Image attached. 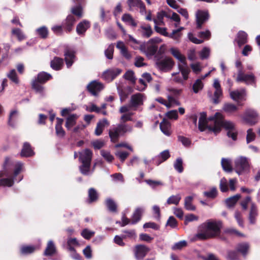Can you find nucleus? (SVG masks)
I'll list each match as a JSON object with an SVG mask.
<instances>
[{
  "label": "nucleus",
  "instance_id": "obj_61",
  "mask_svg": "<svg viewBox=\"0 0 260 260\" xmlns=\"http://www.w3.org/2000/svg\"><path fill=\"white\" fill-rule=\"evenodd\" d=\"M152 211H153V214L154 215V217L155 219H156L157 220L159 221L160 219V208L157 205H154L152 207Z\"/></svg>",
  "mask_w": 260,
  "mask_h": 260
},
{
  "label": "nucleus",
  "instance_id": "obj_60",
  "mask_svg": "<svg viewBox=\"0 0 260 260\" xmlns=\"http://www.w3.org/2000/svg\"><path fill=\"white\" fill-rule=\"evenodd\" d=\"M85 109L87 111L89 112H96L97 113H99L101 112V108L98 107L95 105L93 104H91L89 106H86Z\"/></svg>",
  "mask_w": 260,
  "mask_h": 260
},
{
  "label": "nucleus",
  "instance_id": "obj_20",
  "mask_svg": "<svg viewBox=\"0 0 260 260\" xmlns=\"http://www.w3.org/2000/svg\"><path fill=\"white\" fill-rule=\"evenodd\" d=\"M170 157V152L168 150H165L159 153L153 158L156 166H159L162 162L167 160Z\"/></svg>",
  "mask_w": 260,
  "mask_h": 260
},
{
  "label": "nucleus",
  "instance_id": "obj_15",
  "mask_svg": "<svg viewBox=\"0 0 260 260\" xmlns=\"http://www.w3.org/2000/svg\"><path fill=\"white\" fill-rule=\"evenodd\" d=\"M121 72V70L118 68L109 69L104 72L103 77L107 81H110L119 75Z\"/></svg>",
  "mask_w": 260,
  "mask_h": 260
},
{
  "label": "nucleus",
  "instance_id": "obj_45",
  "mask_svg": "<svg viewBox=\"0 0 260 260\" xmlns=\"http://www.w3.org/2000/svg\"><path fill=\"white\" fill-rule=\"evenodd\" d=\"M122 20L124 22L133 27H136L137 25V23L135 21V20L133 19L130 14H124L122 17Z\"/></svg>",
  "mask_w": 260,
  "mask_h": 260
},
{
  "label": "nucleus",
  "instance_id": "obj_9",
  "mask_svg": "<svg viewBox=\"0 0 260 260\" xmlns=\"http://www.w3.org/2000/svg\"><path fill=\"white\" fill-rule=\"evenodd\" d=\"M237 82H244L246 84H252L255 83V76L252 73L245 74L242 69H239L238 71Z\"/></svg>",
  "mask_w": 260,
  "mask_h": 260
},
{
  "label": "nucleus",
  "instance_id": "obj_23",
  "mask_svg": "<svg viewBox=\"0 0 260 260\" xmlns=\"http://www.w3.org/2000/svg\"><path fill=\"white\" fill-rule=\"evenodd\" d=\"M35 154L31 146L28 142H25L23 144L20 155L22 157H30Z\"/></svg>",
  "mask_w": 260,
  "mask_h": 260
},
{
  "label": "nucleus",
  "instance_id": "obj_22",
  "mask_svg": "<svg viewBox=\"0 0 260 260\" xmlns=\"http://www.w3.org/2000/svg\"><path fill=\"white\" fill-rule=\"evenodd\" d=\"M258 216V210L255 203L251 202L250 213L249 214V220L250 224H254L256 222V218Z\"/></svg>",
  "mask_w": 260,
  "mask_h": 260
},
{
  "label": "nucleus",
  "instance_id": "obj_34",
  "mask_svg": "<svg viewBox=\"0 0 260 260\" xmlns=\"http://www.w3.org/2000/svg\"><path fill=\"white\" fill-rule=\"evenodd\" d=\"M166 17L167 18H169V15L166 14L165 12L161 11L160 12H158L157 14V18L153 19V22L155 24V25H164V17Z\"/></svg>",
  "mask_w": 260,
  "mask_h": 260
},
{
  "label": "nucleus",
  "instance_id": "obj_53",
  "mask_svg": "<svg viewBox=\"0 0 260 260\" xmlns=\"http://www.w3.org/2000/svg\"><path fill=\"white\" fill-rule=\"evenodd\" d=\"M101 154L109 162H112L114 159V156L108 151L102 150Z\"/></svg>",
  "mask_w": 260,
  "mask_h": 260
},
{
  "label": "nucleus",
  "instance_id": "obj_31",
  "mask_svg": "<svg viewBox=\"0 0 260 260\" xmlns=\"http://www.w3.org/2000/svg\"><path fill=\"white\" fill-rule=\"evenodd\" d=\"M236 41L239 47H241L247 42V34L243 31H240L237 35V38Z\"/></svg>",
  "mask_w": 260,
  "mask_h": 260
},
{
  "label": "nucleus",
  "instance_id": "obj_19",
  "mask_svg": "<svg viewBox=\"0 0 260 260\" xmlns=\"http://www.w3.org/2000/svg\"><path fill=\"white\" fill-rule=\"evenodd\" d=\"M138 32H139L143 37L146 38H149L153 33L152 28L149 24L142 25L138 29Z\"/></svg>",
  "mask_w": 260,
  "mask_h": 260
},
{
  "label": "nucleus",
  "instance_id": "obj_30",
  "mask_svg": "<svg viewBox=\"0 0 260 260\" xmlns=\"http://www.w3.org/2000/svg\"><path fill=\"white\" fill-rule=\"evenodd\" d=\"M170 52L174 57L183 63L182 65L186 66L185 57L178 49L172 48L170 49Z\"/></svg>",
  "mask_w": 260,
  "mask_h": 260
},
{
  "label": "nucleus",
  "instance_id": "obj_46",
  "mask_svg": "<svg viewBox=\"0 0 260 260\" xmlns=\"http://www.w3.org/2000/svg\"><path fill=\"white\" fill-rule=\"evenodd\" d=\"M241 198L240 194H237L227 199L225 201L226 205L229 207H233Z\"/></svg>",
  "mask_w": 260,
  "mask_h": 260
},
{
  "label": "nucleus",
  "instance_id": "obj_35",
  "mask_svg": "<svg viewBox=\"0 0 260 260\" xmlns=\"http://www.w3.org/2000/svg\"><path fill=\"white\" fill-rule=\"evenodd\" d=\"M223 170L226 172H231L233 171L232 160L229 158H222L221 161Z\"/></svg>",
  "mask_w": 260,
  "mask_h": 260
},
{
  "label": "nucleus",
  "instance_id": "obj_12",
  "mask_svg": "<svg viewBox=\"0 0 260 260\" xmlns=\"http://www.w3.org/2000/svg\"><path fill=\"white\" fill-rule=\"evenodd\" d=\"M103 88V84L96 80L91 81L87 86L88 91L95 96H97Z\"/></svg>",
  "mask_w": 260,
  "mask_h": 260
},
{
  "label": "nucleus",
  "instance_id": "obj_42",
  "mask_svg": "<svg viewBox=\"0 0 260 260\" xmlns=\"http://www.w3.org/2000/svg\"><path fill=\"white\" fill-rule=\"evenodd\" d=\"M181 199V197L180 194H177L176 195H172L168 199L166 202V204H174L175 205H177L179 204Z\"/></svg>",
  "mask_w": 260,
  "mask_h": 260
},
{
  "label": "nucleus",
  "instance_id": "obj_41",
  "mask_svg": "<svg viewBox=\"0 0 260 260\" xmlns=\"http://www.w3.org/2000/svg\"><path fill=\"white\" fill-rule=\"evenodd\" d=\"M249 248V245L247 243H243L239 244L237 246V250L238 252L241 253V254L245 256L248 252V250Z\"/></svg>",
  "mask_w": 260,
  "mask_h": 260
},
{
  "label": "nucleus",
  "instance_id": "obj_4",
  "mask_svg": "<svg viewBox=\"0 0 260 260\" xmlns=\"http://www.w3.org/2000/svg\"><path fill=\"white\" fill-rule=\"evenodd\" d=\"M132 130V126L125 123H120L117 125H113L109 129V135L111 141L115 142L120 136L130 133Z\"/></svg>",
  "mask_w": 260,
  "mask_h": 260
},
{
  "label": "nucleus",
  "instance_id": "obj_3",
  "mask_svg": "<svg viewBox=\"0 0 260 260\" xmlns=\"http://www.w3.org/2000/svg\"><path fill=\"white\" fill-rule=\"evenodd\" d=\"M155 66L160 71L167 72L171 71L174 66V62L169 57H164L159 52L157 53L154 56Z\"/></svg>",
  "mask_w": 260,
  "mask_h": 260
},
{
  "label": "nucleus",
  "instance_id": "obj_11",
  "mask_svg": "<svg viewBox=\"0 0 260 260\" xmlns=\"http://www.w3.org/2000/svg\"><path fill=\"white\" fill-rule=\"evenodd\" d=\"M64 56L67 68H71L76 58L75 51L73 48L67 47L64 51Z\"/></svg>",
  "mask_w": 260,
  "mask_h": 260
},
{
  "label": "nucleus",
  "instance_id": "obj_57",
  "mask_svg": "<svg viewBox=\"0 0 260 260\" xmlns=\"http://www.w3.org/2000/svg\"><path fill=\"white\" fill-rule=\"evenodd\" d=\"M23 167V164L22 162L18 161L16 163L14 171V178L16 177L22 170Z\"/></svg>",
  "mask_w": 260,
  "mask_h": 260
},
{
  "label": "nucleus",
  "instance_id": "obj_29",
  "mask_svg": "<svg viewBox=\"0 0 260 260\" xmlns=\"http://www.w3.org/2000/svg\"><path fill=\"white\" fill-rule=\"evenodd\" d=\"M56 252V247L52 240L48 241L46 248L44 252L45 256H52Z\"/></svg>",
  "mask_w": 260,
  "mask_h": 260
},
{
  "label": "nucleus",
  "instance_id": "obj_27",
  "mask_svg": "<svg viewBox=\"0 0 260 260\" xmlns=\"http://www.w3.org/2000/svg\"><path fill=\"white\" fill-rule=\"evenodd\" d=\"M116 47L120 50L121 54L126 59H129L131 58L132 56L123 42L121 41L118 42L116 44Z\"/></svg>",
  "mask_w": 260,
  "mask_h": 260
},
{
  "label": "nucleus",
  "instance_id": "obj_58",
  "mask_svg": "<svg viewBox=\"0 0 260 260\" xmlns=\"http://www.w3.org/2000/svg\"><path fill=\"white\" fill-rule=\"evenodd\" d=\"M114 52V46L111 44L110 45L107 49L105 51V54L106 57L109 59L113 58V54Z\"/></svg>",
  "mask_w": 260,
  "mask_h": 260
},
{
  "label": "nucleus",
  "instance_id": "obj_26",
  "mask_svg": "<svg viewBox=\"0 0 260 260\" xmlns=\"http://www.w3.org/2000/svg\"><path fill=\"white\" fill-rule=\"evenodd\" d=\"M82 165L79 167V170L80 172L84 175H89L92 174L93 172L94 168L97 163L94 164L93 170L90 171L91 163L81 162Z\"/></svg>",
  "mask_w": 260,
  "mask_h": 260
},
{
  "label": "nucleus",
  "instance_id": "obj_25",
  "mask_svg": "<svg viewBox=\"0 0 260 260\" xmlns=\"http://www.w3.org/2000/svg\"><path fill=\"white\" fill-rule=\"evenodd\" d=\"M109 123L106 119H103L100 120L96 124V126L94 131V134L96 136H100L106 126L109 125Z\"/></svg>",
  "mask_w": 260,
  "mask_h": 260
},
{
  "label": "nucleus",
  "instance_id": "obj_44",
  "mask_svg": "<svg viewBox=\"0 0 260 260\" xmlns=\"http://www.w3.org/2000/svg\"><path fill=\"white\" fill-rule=\"evenodd\" d=\"M106 205L108 209L112 212H115L117 211V205L116 203L111 198H108L106 200Z\"/></svg>",
  "mask_w": 260,
  "mask_h": 260
},
{
  "label": "nucleus",
  "instance_id": "obj_48",
  "mask_svg": "<svg viewBox=\"0 0 260 260\" xmlns=\"http://www.w3.org/2000/svg\"><path fill=\"white\" fill-rule=\"evenodd\" d=\"M183 160L181 157L177 158L174 163V169L179 173L183 171Z\"/></svg>",
  "mask_w": 260,
  "mask_h": 260
},
{
  "label": "nucleus",
  "instance_id": "obj_21",
  "mask_svg": "<svg viewBox=\"0 0 260 260\" xmlns=\"http://www.w3.org/2000/svg\"><path fill=\"white\" fill-rule=\"evenodd\" d=\"M117 90L121 103L125 101L128 95L133 92V89L130 86H127L124 89L121 88L120 87H117Z\"/></svg>",
  "mask_w": 260,
  "mask_h": 260
},
{
  "label": "nucleus",
  "instance_id": "obj_37",
  "mask_svg": "<svg viewBox=\"0 0 260 260\" xmlns=\"http://www.w3.org/2000/svg\"><path fill=\"white\" fill-rule=\"evenodd\" d=\"M160 128L161 131L166 136H169L171 135L170 124L169 122L164 120L160 122Z\"/></svg>",
  "mask_w": 260,
  "mask_h": 260
},
{
  "label": "nucleus",
  "instance_id": "obj_40",
  "mask_svg": "<svg viewBox=\"0 0 260 260\" xmlns=\"http://www.w3.org/2000/svg\"><path fill=\"white\" fill-rule=\"evenodd\" d=\"M52 78L51 75L45 72H40L36 79L40 83H44Z\"/></svg>",
  "mask_w": 260,
  "mask_h": 260
},
{
  "label": "nucleus",
  "instance_id": "obj_8",
  "mask_svg": "<svg viewBox=\"0 0 260 260\" xmlns=\"http://www.w3.org/2000/svg\"><path fill=\"white\" fill-rule=\"evenodd\" d=\"M258 114L256 112L252 109L247 110L242 116L244 122L249 125H254L257 123Z\"/></svg>",
  "mask_w": 260,
  "mask_h": 260
},
{
  "label": "nucleus",
  "instance_id": "obj_33",
  "mask_svg": "<svg viewBox=\"0 0 260 260\" xmlns=\"http://www.w3.org/2000/svg\"><path fill=\"white\" fill-rule=\"evenodd\" d=\"M4 176V172L0 171V178ZM14 184V178H0V187L1 186H7L11 187Z\"/></svg>",
  "mask_w": 260,
  "mask_h": 260
},
{
  "label": "nucleus",
  "instance_id": "obj_52",
  "mask_svg": "<svg viewBox=\"0 0 260 260\" xmlns=\"http://www.w3.org/2000/svg\"><path fill=\"white\" fill-rule=\"evenodd\" d=\"M7 77L13 82L16 84L19 83V79L15 69L11 70L8 74Z\"/></svg>",
  "mask_w": 260,
  "mask_h": 260
},
{
  "label": "nucleus",
  "instance_id": "obj_16",
  "mask_svg": "<svg viewBox=\"0 0 260 260\" xmlns=\"http://www.w3.org/2000/svg\"><path fill=\"white\" fill-rule=\"evenodd\" d=\"M92 152L89 149H85L79 152V161L81 162L91 163Z\"/></svg>",
  "mask_w": 260,
  "mask_h": 260
},
{
  "label": "nucleus",
  "instance_id": "obj_2",
  "mask_svg": "<svg viewBox=\"0 0 260 260\" xmlns=\"http://www.w3.org/2000/svg\"><path fill=\"white\" fill-rule=\"evenodd\" d=\"M221 227L220 221L208 220L199 226L196 237L199 240L215 237L220 234Z\"/></svg>",
  "mask_w": 260,
  "mask_h": 260
},
{
  "label": "nucleus",
  "instance_id": "obj_55",
  "mask_svg": "<svg viewBox=\"0 0 260 260\" xmlns=\"http://www.w3.org/2000/svg\"><path fill=\"white\" fill-rule=\"evenodd\" d=\"M204 194L207 198L214 199L217 196V191L215 187H213L209 191H205Z\"/></svg>",
  "mask_w": 260,
  "mask_h": 260
},
{
  "label": "nucleus",
  "instance_id": "obj_63",
  "mask_svg": "<svg viewBox=\"0 0 260 260\" xmlns=\"http://www.w3.org/2000/svg\"><path fill=\"white\" fill-rule=\"evenodd\" d=\"M187 242L185 240L180 241L176 243L172 247L173 250H180L182 248L186 246Z\"/></svg>",
  "mask_w": 260,
  "mask_h": 260
},
{
  "label": "nucleus",
  "instance_id": "obj_18",
  "mask_svg": "<svg viewBox=\"0 0 260 260\" xmlns=\"http://www.w3.org/2000/svg\"><path fill=\"white\" fill-rule=\"evenodd\" d=\"M231 98L235 101L244 100L246 96V90L244 88L231 91L230 93Z\"/></svg>",
  "mask_w": 260,
  "mask_h": 260
},
{
  "label": "nucleus",
  "instance_id": "obj_64",
  "mask_svg": "<svg viewBox=\"0 0 260 260\" xmlns=\"http://www.w3.org/2000/svg\"><path fill=\"white\" fill-rule=\"evenodd\" d=\"M115 154L122 162H123L129 155V153L128 152L121 151L116 152Z\"/></svg>",
  "mask_w": 260,
  "mask_h": 260
},
{
  "label": "nucleus",
  "instance_id": "obj_28",
  "mask_svg": "<svg viewBox=\"0 0 260 260\" xmlns=\"http://www.w3.org/2000/svg\"><path fill=\"white\" fill-rule=\"evenodd\" d=\"M63 65V59L58 57H55L50 62L52 69L58 71L61 70Z\"/></svg>",
  "mask_w": 260,
  "mask_h": 260
},
{
  "label": "nucleus",
  "instance_id": "obj_17",
  "mask_svg": "<svg viewBox=\"0 0 260 260\" xmlns=\"http://www.w3.org/2000/svg\"><path fill=\"white\" fill-rule=\"evenodd\" d=\"M75 22L74 17L72 15H69L62 23V26L67 32H70L73 29Z\"/></svg>",
  "mask_w": 260,
  "mask_h": 260
},
{
  "label": "nucleus",
  "instance_id": "obj_49",
  "mask_svg": "<svg viewBox=\"0 0 260 260\" xmlns=\"http://www.w3.org/2000/svg\"><path fill=\"white\" fill-rule=\"evenodd\" d=\"M32 88L35 90L37 92H38L41 94H43L44 93V88L43 87L39 84V82L38 80L35 79L32 82Z\"/></svg>",
  "mask_w": 260,
  "mask_h": 260
},
{
  "label": "nucleus",
  "instance_id": "obj_7",
  "mask_svg": "<svg viewBox=\"0 0 260 260\" xmlns=\"http://www.w3.org/2000/svg\"><path fill=\"white\" fill-rule=\"evenodd\" d=\"M145 100V97L144 94L137 93L131 96L129 103L131 107H132V109L136 110L139 107L143 105Z\"/></svg>",
  "mask_w": 260,
  "mask_h": 260
},
{
  "label": "nucleus",
  "instance_id": "obj_39",
  "mask_svg": "<svg viewBox=\"0 0 260 260\" xmlns=\"http://www.w3.org/2000/svg\"><path fill=\"white\" fill-rule=\"evenodd\" d=\"M204 87V83L202 81V79H197L192 84V89L194 93H197L203 89Z\"/></svg>",
  "mask_w": 260,
  "mask_h": 260
},
{
  "label": "nucleus",
  "instance_id": "obj_10",
  "mask_svg": "<svg viewBox=\"0 0 260 260\" xmlns=\"http://www.w3.org/2000/svg\"><path fill=\"white\" fill-rule=\"evenodd\" d=\"M158 46L157 45L152 44L148 42L141 47V50L142 52H143L145 55L148 57L151 58L153 56L154 57L156 54H157L156 52L157 51Z\"/></svg>",
  "mask_w": 260,
  "mask_h": 260
},
{
  "label": "nucleus",
  "instance_id": "obj_50",
  "mask_svg": "<svg viewBox=\"0 0 260 260\" xmlns=\"http://www.w3.org/2000/svg\"><path fill=\"white\" fill-rule=\"evenodd\" d=\"M35 247L33 246H22L20 248V252L23 255H27L33 253Z\"/></svg>",
  "mask_w": 260,
  "mask_h": 260
},
{
  "label": "nucleus",
  "instance_id": "obj_62",
  "mask_svg": "<svg viewBox=\"0 0 260 260\" xmlns=\"http://www.w3.org/2000/svg\"><path fill=\"white\" fill-rule=\"evenodd\" d=\"M91 145L95 149H100L105 145V142L103 140H96L91 142Z\"/></svg>",
  "mask_w": 260,
  "mask_h": 260
},
{
  "label": "nucleus",
  "instance_id": "obj_5",
  "mask_svg": "<svg viewBox=\"0 0 260 260\" xmlns=\"http://www.w3.org/2000/svg\"><path fill=\"white\" fill-rule=\"evenodd\" d=\"M234 170L238 175L248 174L250 172V164L247 158L244 156H239L234 160Z\"/></svg>",
  "mask_w": 260,
  "mask_h": 260
},
{
  "label": "nucleus",
  "instance_id": "obj_32",
  "mask_svg": "<svg viewBox=\"0 0 260 260\" xmlns=\"http://www.w3.org/2000/svg\"><path fill=\"white\" fill-rule=\"evenodd\" d=\"M78 118L77 114H73L70 115L67 118L66 122V127L68 129L71 128L76 123V120Z\"/></svg>",
  "mask_w": 260,
  "mask_h": 260
},
{
  "label": "nucleus",
  "instance_id": "obj_54",
  "mask_svg": "<svg viewBox=\"0 0 260 260\" xmlns=\"http://www.w3.org/2000/svg\"><path fill=\"white\" fill-rule=\"evenodd\" d=\"M223 109L228 113H232L237 110V107L233 104L227 103L224 105Z\"/></svg>",
  "mask_w": 260,
  "mask_h": 260
},
{
  "label": "nucleus",
  "instance_id": "obj_6",
  "mask_svg": "<svg viewBox=\"0 0 260 260\" xmlns=\"http://www.w3.org/2000/svg\"><path fill=\"white\" fill-rule=\"evenodd\" d=\"M178 69L179 72L172 73V80L176 83L183 85L184 81L187 80L190 71L187 66L179 64Z\"/></svg>",
  "mask_w": 260,
  "mask_h": 260
},
{
  "label": "nucleus",
  "instance_id": "obj_36",
  "mask_svg": "<svg viewBox=\"0 0 260 260\" xmlns=\"http://www.w3.org/2000/svg\"><path fill=\"white\" fill-rule=\"evenodd\" d=\"M143 212L144 209L142 208H137L133 213L131 224H134L138 222L140 220Z\"/></svg>",
  "mask_w": 260,
  "mask_h": 260
},
{
  "label": "nucleus",
  "instance_id": "obj_51",
  "mask_svg": "<svg viewBox=\"0 0 260 260\" xmlns=\"http://www.w3.org/2000/svg\"><path fill=\"white\" fill-rule=\"evenodd\" d=\"M72 13L79 18L82 16V8L81 5H78L74 6L71 9Z\"/></svg>",
  "mask_w": 260,
  "mask_h": 260
},
{
  "label": "nucleus",
  "instance_id": "obj_38",
  "mask_svg": "<svg viewBox=\"0 0 260 260\" xmlns=\"http://www.w3.org/2000/svg\"><path fill=\"white\" fill-rule=\"evenodd\" d=\"M18 116V111L17 110H13L11 111L9 118L8 124L9 126L14 127L15 126V119Z\"/></svg>",
  "mask_w": 260,
  "mask_h": 260
},
{
  "label": "nucleus",
  "instance_id": "obj_56",
  "mask_svg": "<svg viewBox=\"0 0 260 260\" xmlns=\"http://www.w3.org/2000/svg\"><path fill=\"white\" fill-rule=\"evenodd\" d=\"M38 34L42 38H46L48 34V31L46 27L42 26L37 29Z\"/></svg>",
  "mask_w": 260,
  "mask_h": 260
},
{
  "label": "nucleus",
  "instance_id": "obj_13",
  "mask_svg": "<svg viewBox=\"0 0 260 260\" xmlns=\"http://www.w3.org/2000/svg\"><path fill=\"white\" fill-rule=\"evenodd\" d=\"M209 17V14L207 11L198 10L196 14L197 28L201 29L202 25L207 21Z\"/></svg>",
  "mask_w": 260,
  "mask_h": 260
},
{
  "label": "nucleus",
  "instance_id": "obj_1",
  "mask_svg": "<svg viewBox=\"0 0 260 260\" xmlns=\"http://www.w3.org/2000/svg\"><path fill=\"white\" fill-rule=\"evenodd\" d=\"M205 112L200 113L199 120V129L203 132L206 128L213 132L215 134L218 133L221 127H223L228 131L235 129V124L230 121H224L221 114L216 113L213 116L207 119Z\"/></svg>",
  "mask_w": 260,
  "mask_h": 260
},
{
  "label": "nucleus",
  "instance_id": "obj_47",
  "mask_svg": "<svg viewBox=\"0 0 260 260\" xmlns=\"http://www.w3.org/2000/svg\"><path fill=\"white\" fill-rule=\"evenodd\" d=\"M192 197L191 196H188L185 198L184 200V207L188 211H194L196 209V207L192 204Z\"/></svg>",
  "mask_w": 260,
  "mask_h": 260
},
{
  "label": "nucleus",
  "instance_id": "obj_24",
  "mask_svg": "<svg viewBox=\"0 0 260 260\" xmlns=\"http://www.w3.org/2000/svg\"><path fill=\"white\" fill-rule=\"evenodd\" d=\"M90 27V23L87 20L80 22L76 27L77 33L79 35H84L85 31Z\"/></svg>",
  "mask_w": 260,
  "mask_h": 260
},
{
  "label": "nucleus",
  "instance_id": "obj_59",
  "mask_svg": "<svg viewBox=\"0 0 260 260\" xmlns=\"http://www.w3.org/2000/svg\"><path fill=\"white\" fill-rule=\"evenodd\" d=\"M125 79L130 81L132 83H134L136 82V78L134 75V73L132 71H128L125 73L124 75Z\"/></svg>",
  "mask_w": 260,
  "mask_h": 260
},
{
  "label": "nucleus",
  "instance_id": "obj_43",
  "mask_svg": "<svg viewBox=\"0 0 260 260\" xmlns=\"http://www.w3.org/2000/svg\"><path fill=\"white\" fill-rule=\"evenodd\" d=\"M98 199V193L93 188H90L88 190V202L91 203L95 202Z\"/></svg>",
  "mask_w": 260,
  "mask_h": 260
},
{
  "label": "nucleus",
  "instance_id": "obj_14",
  "mask_svg": "<svg viewBox=\"0 0 260 260\" xmlns=\"http://www.w3.org/2000/svg\"><path fill=\"white\" fill-rule=\"evenodd\" d=\"M149 248L144 245L135 246V256L137 260H142L149 251Z\"/></svg>",
  "mask_w": 260,
  "mask_h": 260
}]
</instances>
